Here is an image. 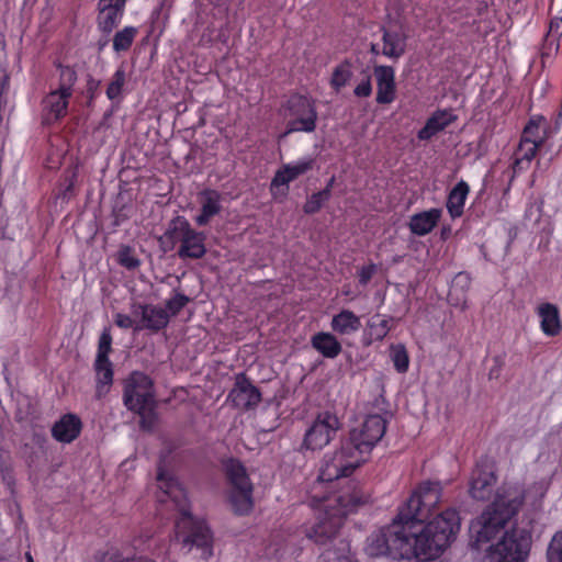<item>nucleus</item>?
I'll return each mask as SVG.
<instances>
[{
    "mask_svg": "<svg viewBox=\"0 0 562 562\" xmlns=\"http://www.w3.org/2000/svg\"><path fill=\"white\" fill-rule=\"evenodd\" d=\"M110 562H127V561H125V560H121V559H115V560H112V561H110Z\"/></svg>",
    "mask_w": 562,
    "mask_h": 562,
    "instance_id": "56",
    "label": "nucleus"
},
{
    "mask_svg": "<svg viewBox=\"0 0 562 562\" xmlns=\"http://www.w3.org/2000/svg\"><path fill=\"white\" fill-rule=\"evenodd\" d=\"M80 430V419L74 414H67L55 423L52 432L56 440L69 443L79 436Z\"/></svg>",
    "mask_w": 562,
    "mask_h": 562,
    "instance_id": "22",
    "label": "nucleus"
},
{
    "mask_svg": "<svg viewBox=\"0 0 562 562\" xmlns=\"http://www.w3.org/2000/svg\"><path fill=\"white\" fill-rule=\"evenodd\" d=\"M331 329L339 335H351L361 327L360 318L349 310H342L331 318Z\"/></svg>",
    "mask_w": 562,
    "mask_h": 562,
    "instance_id": "28",
    "label": "nucleus"
},
{
    "mask_svg": "<svg viewBox=\"0 0 562 562\" xmlns=\"http://www.w3.org/2000/svg\"><path fill=\"white\" fill-rule=\"evenodd\" d=\"M226 474L232 484L231 504L237 514H247L252 508V485L245 467L237 460L225 464Z\"/></svg>",
    "mask_w": 562,
    "mask_h": 562,
    "instance_id": "11",
    "label": "nucleus"
},
{
    "mask_svg": "<svg viewBox=\"0 0 562 562\" xmlns=\"http://www.w3.org/2000/svg\"><path fill=\"white\" fill-rule=\"evenodd\" d=\"M355 94L357 97H369L372 92V86H371V81H370V78H366L362 82H360L356 88H355Z\"/></svg>",
    "mask_w": 562,
    "mask_h": 562,
    "instance_id": "48",
    "label": "nucleus"
},
{
    "mask_svg": "<svg viewBox=\"0 0 562 562\" xmlns=\"http://www.w3.org/2000/svg\"><path fill=\"white\" fill-rule=\"evenodd\" d=\"M375 405L376 412L369 413L363 423L353 428L345 440L352 451H357L364 459L384 436L387 418L391 416L383 397L376 398Z\"/></svg>",
    "mask_w": 562,
    "mask_h": 562,
    "instance_id": "8",
    "label": "nucleus"
},
{
    "mask_svg": "<svg viewBox=\"0 0 562 562\" xmlns=\"http://www.w3.org/2000/svg\"><path fill=\"white\" fill-rule=\"evenodd\" d=\"M125 406L140 417V426L150 430L157 422L156 401L151 380L142 372H133L125 381Z\"/></svg>",
    "mask_w": 562,
    "mask_h": 562,
    "instance_id": "7",
    "label": "nucleus"
},
{
    "mask_svg": "<svg viewBox=\"0 0 562 562\" xmlns=\"http://www.w3.org/2000/svg\"><path fill=\"white\" fill-rule=\"evenodd\" d=\"M227 401L237 408L249 409L260 403L261 394L245 374L239 373L236 375L234 387L231 390Z\"/></svg>",
    "mask_w": 562,
    "mask_h": 562,
    "instance_id": "16",
    "label": "nucleus"
},
{
    "mask_svg": "<svg viewBox=\"0 0 562 562\" xmlns=\"http://www.w3.org/2000/svg\"><path fill=\"white\" fill-rule=\"evenodd\" d=\"M562 34V19L555 18L550 22L549 33L547 41L554 44L558 37Z\"/></svg>",
    "mask_w": 562,
    "mask_h": 562,
    "instance_id": "46",
    "label": "nucleus"
},
{
    "mask_svg": "<svg viewBox=\"0 0 562 562\" xmlns=\"http://www.w3.org/2000/svg\"><path fill=\"white\" fill-rule=\"evenodd\" d=\"M441 211L431 209L414 214L409 221V229L413 234L424 236L432 231L439 222Z\"/></svg>",
    "mask_w": 562,
    "mask_h": 562,
    "instance_id": "25",
    "label": "nucleus"
},
{
    "mask_svg": "<svg viewBox=\"0 0 562 562\" xmlns=\"http://www.w3.org/2000/svg\"><path fill=\"white\" fill-rule=\"evenodd\" d=\"M97 373V396L102 397L105 395L113 381L112 363L110 361L94 362Z\"/></svg>",
    "mask_w": 562,
    "mask_h": 562,
    "instance_id": "33",
    "label": "nucleus"
},
{
    "mask_svg": "<svg viewBox=\"0 0 562 562\" xmlns=\"http://www.w3.org/2000/svg\"><path fill=\"white\" fill-rule=\"evenodd\" d=\"M315 164V159L312 157H305L303 159H300L293 164H285L283 165L274 175L271 187L272 188H279V187H285V190H288L286 184L299 177L305 175L310 170L313 169Z\"/></svg>",
    "mask_w": 562,
    "mask_h": 562,
    "instance_id": "19",
    "label": "nucleus"
},
{
    "mask_svg": "<svg viewBox=\"0 0 562 562\" xmlns=\"http://www.w3.org/2000/svg\"><path fill=\"white\" fill-rule=\"evenodd\" d=\"M330 193L329 188H325L322 191L312 194L305 202L303 210L306 214H314L321 210L323 204L329 200Z\"/></svg>",
    "mask_w": 562,
    "mask_h": 562,
    "instance_id": "39",
    "label": "nucleus"
},
{
    "mask_svg": "<svg viewBox=\"0 0 562 562\" xmlns=\"http://www.w3.org/2000/svg\"><path fill=\"white\" fill-rule=\"evenodd\" d=\"M350 546L345 540H339L335 548H328L321 554L322 562H348Z\"/></svg>",
    "mask_w": 562,
    "mask_h": 562,
    "instance_id": "34",
    "label": "nucleus"
},
{
    "mask_svg": "<svg viewBox=\"0 0 562 562\" xmlns=\"http://www.w3.org/2000/svg\"><path fill=\"white\" fill-rule=\"evenodd\" d=\"M495 465L490 459L480 460L470 479V495L477 501H485L492 495L495 484Z\"/></svg>",
    "mask_w": 562,
    "mask_h": 562,
    "instance_id": "14",
    "label": "nucleus"
},
{
    "mask_svg": "<svg viewBox=\"0 0 562 562\" xmlns=\"http://www.w3.org/2000/svg\"><path fill=\"white\" fill-rule=\"evenodd\" d=\"M525 498L524 488L519 485L503 486L495 501L470 527L471 547L482 549L495 539L507 521L518 512Z\"/></svg>",
    "mask_w": 562,
    "mask_h": 562,
    "instance_id": "4",
    "label": "nucleus"
},
{
    "mask_svg": "<svg viewBox=\"0 0 562 562\" xmlns=\"http://www.w3.org/2000/svg\"><path fill=\"white\" fill-rule=\"evenodd\" d=\"M311 502L312 506L319 508L322 513L307 536L316 543L326 544L336 537L344 518L364 503V499L353 486L330 496L321 497L314 494Z\"/></svg>",
    "mask_w": 562,
    "mask_h": 562,
    "instance_id": "5",
    "label": "nucleus"
},
{
    "mask_svg": "<svg viewBox=\"0 0 562 562\" xmlns=\"http://www.w3.org/2000/svg\"><path fill=\"white\" fill-rule=\"evenodd\" d=\"M201 212L195 216V223L199 226H205L210 221L222 211V194L213 189H205L199 193Z\"/></svg>",
    "mask_w": 562,
    "mask_h": 562,
    "instance_id": "20",
    "label": "nucleus"
},
{
    "mask_svg": "<svg viewBox=\"0 0 562 562\" xmlns=\"http://www.w3.org/2000/svg\"><path fill=\"white\" fill-rule=\"evenodd\" d=\"M375 272L374 266L362 267L359 272V281L361 284H367Z\"/></svg>",
    "mask_w": 562,
    "mask_h": 562,
    "instance_id": "49",
    "label": "nucleus"
},
{
    "mask_svg": "<svg viewBox=\"0 0 562 562\" xmlns=\"http://www.w3.org/2000/svg\"><path fill=\"white\" fill-rule=\"evenodd\" d=\"M352 450L351 446L344 441L339 450L324 457L318 475V485L349 476L355 469L364 462V458Z\"/></svg>",
    "mask_w": 562,
    "mask_h": 562,
    "instance_id": "10",
    "label": "nucleus"
},
{
    "mask_svg": "<svg viewBox=\"0 0 562 562\" xmlns=\"http://www.w3.org/2000/svg\"><path fill=\"white\" fill-rule=\"evenodd\" d=\"M136 33L137 30L133 26H126L123 30L116 32L113 37V49L117 53L127 50L131 47Z\"/></svg>",
    "mask_w": 562,
    "mask_h": 562,
    "instance_id": "37",
    "label": "nucleus"
},
{
    "mask_svg": "<svg viewBox=\"0 0 562 562\" xmlns=\"http://www.w3.org/2000/svg\"><path fill=\"white\" fill-rule=\"evenodd\" d=\"M540 146L520 142L515 160V169L522 170L528 167L535 158L537 150Z\"/></svg>",
    "mask_w": 562,
    "mask_h": 562,
    "instance_id": "35",
    "label": "nucleus"
},
{
    "mask_svg": "<svg viewBox=\"0 0 562 562\" xmlns=\"http://www.w3.org/2000/svg\"><path fill=\"white\" fill-rule=\"evenodd\" d=\"M71 94L53 89L43 100V109L46 114V121H57L67 112L68 100Z\"/></svg>",
    "mask_w": 562,
    "mask_h": 562,
    "instance_id": "23",
    "label": "nucleus"
},
{
    "mask_svg": "<svg viewBox=\"0 0 562 562\" xmlns=\"http://www.w3.org/2000/svg\"><path fill=\"white\" fill-rule=\"evenodd\" d=\"M538 316L540 317L541 330L547 336H555L562 329L559 310L554 304L542 303L537 308Z\"/></svg>",
    "mask_w": 562,
    "mask_h": 562,
    "instance_id": "24",
    "label": "nucleus"
},
{
    "mask_svg": "<svg viewBox=\"0 0 562 562\" xmlns=\"http://www.w3.org/2000/svg\"><path fill=\"white\" fill-rule=\"evenodd\" d=\"M459 529L460 517L454 509L438 514L418 533H413L405 524L406 559H437L454 541Z\"/></svg>",
    "mask_w": 562,
    "mask_h": 562,
    "instance_id": "3",
    "label": "nucleus"
},
{
    "mask_svg": "<svg viewBox=\"0 0 562 562\" xmlns=\"http://www.w3.org/2000/svg\"><path fill=\"white\" fill-rule=\"evenodd\" d=\"M530 547V535L526 529L505 531L496 543L486 548L482 562H524Z\"/></svg>",
    "mask_w": 562,
    "mask_h": 562,
    "instance_id": "9",
    "label": "nucleus"
},
{
    "mask_svg": "<svg viewBox=\"0 0 562 562\" xmlns=\"http://www.w3.org/2000/svg\"><path fill=\"white\" fill-rule=\"evenodd\" d=\"M131 314L138 318L135 330L149 329L159 330L169 323L168 312L156 305L134 303L131 307Z\"/></svg>",
    "mask_w": 562,
    "mask_h": 562,
    "instance_id": "15",
    "label": "nucleus"
},
{
    "mask_svg": "<svg viewBox=\"0 0 562 562\" xmlns=\"http://www.w3.org/2000/svg\"><path fill=\"white\" fill-rule=\"evenodd\" d=\"M350 76L351 72L349 67L347 65H340L335 69L333 74L331 85L338 90L347 83Z\"/></svg>",
    "mask_w": 562,
    "mask_h": 562,
    "instance_id": "42",
    "label": "nucleus"
},
{
    "mask_svg": "<svg viewBox=\"0 0 562 562\" xmlns=\"http://www.w3.org/2000/svg\"><path fill=\"white\" fill-rule=\"evenodd\" d=\"M112 336L109 328H104L101 333L98 346V353L95 361L104 362L109 360V353L111 351Z\"/></svg>",
    "mask_w": 562,
    "mask_h": 562,
    "instance_id": "41",
    "label": "nucleus"
},
{
    "mask_svg": "<svg viewBox=\"0 0 562 562\" xmlns=\"http://www.w3.org/2000/svg\"><path fill=\"white\" fill-rule=\"evenodd\" d=\"M159 243L164 251H170L180 243L178 256L181 259H200L206 252L205 234L193 229L184 216H176L168 223V227Z\"/></svg>",
    "mask_w": 562,
    "mask_h": 562,
    "instance_id": "6",
    "label": "nucleus"
},
{
    "mask_svg": "<svg viewBox=\"0 0 562 562\" xmlns=\"http://www.w3.org/2000/svg\"><path fill=\"white\" fill-rule=\"evenodd\" d=\"M333 183H334V178H331L329 180V182L327 183L326 188H329V193L331 194V187H333Z\"/></svg>",
    "mask_w": 562,
    "mask_h": 562,
    "instance_id": "54",
    "label": "nucleus"
},
{
    "mask_svg": "<svg viewBox=\"0 0 562 562\" xmlns=\"http://www.w3.org/2000/svg\"><path fill=\"white\" fill-rule=\"evenodd\" d=\"M77 81L76 71L69 66H58V83L56 90L72 95V88Z\"/></svg>",
    "mask_w": 562,
    "mask_h": 562,
    "instance_id": "36",
    "label": "nucleus"
},
{
    "mask_svg": "<svg viewBox=\"0 0 562 562\" xmlns=\"http://www.w3.org/2000/svg\"><path fill=\"white\" fill-rule=\"evenodd\" d=\"M469 190V186L464 181L458 182L451 190L447 201V209L452 217L462 215Z\"/></svg>",
    "mask_w": 562,
    "mask_h": 562,
    "instance_id": "30",
    "label": "nucleus"
},
{
    "mask_svg": "<svg viewBox=\"0 0 562 562\" xmlns=\"http://www.w3.org/2000/svg\"><path fill=\"white\" fill-rule=\"evenodd\" d=\"M108 43H109V40H108V38H105V40H100V41H99V43H98V45H99V49H100V50H101V49H103V48L108 45Z\"/></svg>",
    "mask_w": 562,
    "mask_h": 562,
    "instance_id": "51",
    "label": "nucleus"
},
{
    "mask_svg": "<svg viewBox=\"0 0 562 562\" xmlns=\"http://www.w3.org/2000/svg\"><path fill=\"white\" fill-rule=\"evenodd\" d=\"M503 360L499 357L494 358V366L490 369L488 378L498 379L503 369Z\"/></svg>",
    "mask_w": 562,
    "mask_h": 562,
    "instance_id": "50",
    "label": "nucleus"
},
{
    "mask_svg": "<svg viewBox=\"0 0 562 562\" xmlns=\"http://www.w3.org/2000/svg\"><path fill=\"white\" fill-rule=\"evenodd\" d=\"M188 302V296L181 293H177L167 301L166 306L168 311L171 313V315H176L186 306Z\"/></svg>",
    "mask_w": 562,
    "mask_h": 562,
    "instance_id": "43",
    "label": "nucleus"
},
{
    "mask_svg": "<svg viewBox=\"0 0 562 562\" xmlns=\"http://www.w3.org/2000/svg\"><path fill=\"white\" fill-rule=\"evenodd\" d=\"M547 555L549 562H562V547L558 540H551Z\"/></svg>",
    "mask_w": 562,
    "mask_h": 562,
    "instance_id": "47",
    "label": "nucleus"
},
{
    "mask_svg": "<svg viewBox=\"0 0 562 562\" xmlns=\"http://www.w3.org/2000/svg\"><path fill=\"white\" fill-rule=\"evenodd\" d=\"M391 358H392L395 369L398 372L404 373L407 371L409 359H408V355H407V351L404 348V346H401V345L392 346L391 347Z\"/></svg>",
    "mask_w": 562,
    "mask_h": 562,
    "instance_id": "40",
    "label": "nucleus"
},
{
    "mask_svg": "<svg viewBox=\"0 0 562 562\" xmlns=\"http://www.w3.org/2000/svg\"><path fill=\"white\" fill-rule=\"evenodd\" d=\"M371 52H372V53H374V54H379L380 52H379V49H378V45L372 44V45H371Z\"/></svg>",
    "mask_w": 562,
    "mask_h": 562,
    "instance_id": "53",
    "label": "nucleus"
},
{
    "mask_svg": "<svg viewBox=\"0 0 562 562\" xmlns=\"http://www.w3.org/2000/svg\"><path fill=\"white\" fill-rule=\"evenodd\" d=\"M26 559H27V562H33V559H32L31 554H29V553L26 554Z\"/></svg>",
    "mask_w": 562,
    "mask_h": 562,
    "instance_id": "55",
    "label": "nucleus"
},
{
    "mask_svg": "<svg viewBox=\"0 0 562 562\" xmlns=\"http://www.w3.org/2000/svg\"><path fill=\"white\" fill-rule=\"evenodd\" d=\"M125 0H100L99 1V29L104 34H110L120 23Z\"/></svg>",
    "mask_w": 562,
    "mask_h": 562,
    "instance_id": "18",
    "label": "nucleus"
},
{
    "mask_svg": "<svg viewBox=\"0 0 562 562\" xmlns=\"http://www.w3.org/2000/svg\"><path fill=\"white\" fill-rule=\"evenodd\" d=\"M471 284V279L469 274L460 272L458 273L451 283L449 291V301L457 306H461V308L465 307V292L469 290Z\"/></svg>",
    "mask_w": 562,
    "mask_h": 562,
    "instance_id": "32",
    "label": "nucleus"
},
{
    "mask_svg": "<svg viewBox=\"0 0 562 562\" xmlns=\"http://www.w3.org/2000/svg\"><path fill=\"white\" fill-rule=\"evenodd\" d=\"M552 540H558V542L560 543V546L562 547V531L561 532H558L553 538Z\"/></svg>",
    "mask_w": 562,
    "mask_h": 562,
    "instance_id": "52",
    "label": "nucleus"
},
{
    "mask_svg": "<svg viewBox=\"0 0 562 562\" xmlns=\"http://www.w3.org/2000/svg\"><path fill=\"white\" fill-rule=\"evenodd\" d=\"M441 498L439 483L425 482L401 508L394 524L372 532L366 541L364 552L371 558L393 555L407 558L405 524L423 521L432 513Z\"/></svg>",
    "mask_w": 562,
    "mask_h": 562,
    "instance_id": "1",
    "label": "nucleus"
},
{
    "mask_svg": "<svg viewBox=\"0 0 562 562\" xmlns=\"http://www.w3.org/2000/svg\"><path fill=\"white\" fill-rule=\"evenodd\" d=\"M312 347L323 357L334 359L341 352V345L330 333H317L311 339Z\"/></svg>",
    "mask_w": 562,
    "mask_h": 562,
    "instance_id": "27",
    "label": "nucleus"
},
{
    "mask_svg": "<svg viewBox=\"0 0 562 562\" xmlns=\"http://www.w3.org/2000/svg\"><path fill=\"white\" fill-rule=\"evenodd\" d=\"M119 261L127 269H135L139 266V260L133 256L130 248H124L120 251Z\"/></svg>",
    "mask_w": 562,
    "mask_h": 562,
    "instance_id": "44",
    "label": "nucleus"
},
{
    "mask_svg": "<svg viewBox=\"0 0 562 562\" xmlns=\"http://www.w3.org/2000/svg\"><path fill=\"white\" fill-rule=\"evenodd\" d=\"M407 35L401 29H383L381 53L392 59L402 57L406 49Z\"/></svg>",
    "mask_w": 562,
    "mask_h": 562,
    "instance_id": "21",
    "label": "nucleus"
},
{
    "mask_svg": "<svg viewBox=\"0 0 562 562\" xmlns=\"http://www.w3.org/2000/svg\"><path fill=\"white\" fill-rule=\"evenodd\" d=\"M292 119L283 136L293 132L311 133L316 127L317 113L313 103L305 97H294L290 100Z\"/></svg>",
    "mask_w": 562,
    "mask_h": 562,
    "instance_id": "13",
    "label": "nucleus"
},
{
    "mask_svg": "<svg viewBox=\"0 0 562 562\" xmlns=\"http://www.w3.org/2000/svg\"><path fill=\"white\" fill-rule=\"evenodd\" d=\"M158 494L160 503L170 502L180 513L181 517L176 522V539L181 548L189 552L193 547L202 550V557L212 555V535L207 526L195 520L190 515L187 494L172 474L159 468L157 473Z\"/></svg>",
    "mask_w": 562,
    "mask_h": 562,
    "instance_id": "2",
    "label": "nucleus"
},
{
    "mask_svg": "<svg viewBox=\"0 0 562 562\" xmlns=\"http://www.w3.org/2000/svg\"><path fill=\"white\" fill-rule=\"evenodd\" d=\"M452 119V114L446 111L435 113L430 119H428L426 125L418 132V138H431L435 134L447 127L451 123Z\"/></svg>",
    "mask_w": 562,
    "mask_h": 562,
    "instance_id": "31",
    "label": "nucleus"
},
{
    "mask_svg": "<svg viewBox=\"0 0 562 562\" xmlns=\"http://www.w3.org/2000/svg\"><path fill=\"white\" fill-rule=\"evenodd\" d=\"M548 127L543 117L530 120L524 128L521 140L524 143L541 146L548 138Z\"/></svg>",
    "mask_w": 562,
    "mask_h": 562,
    "instance_id": "29",
    "label": "nucleus"
},
{
    "mask_svg": "<svg viewBox=\"0 0 562 562\" xmlns=\"http://www.w3.org/2000/svg\"><path fill=\"white\" fill-rule=\"evenodd\" d=\"M126 82V74L123 67H119L112 76L106 88V97L110 100L119 99Z\"/></svg>",
    "mask_w": 562,
    "mask_h": 562,
    "instance_id": "38",
    "label": "nucleus"
},
{
    "mask_svg": "<svg viewBox=\"0 0 562 562\" xmlns=\"http://www.w3.org/2000/svg\"><path fill=\"white\" fill-rule=\"evenodd\" d=\"M340 427L339 419L329 412L319 413L304 435L302 448L306 450H321L336 436Z\"/></svg>",
    "mask_w": 562,
    "mask_h": 562,
    "instance_id": "12",
    "label": "nucleus"
},
{
    "mask_svg": "<svg viewBox=\"0 0 562 562\" xmlns=\"http://www.w3.org/2000/svg\"><path fill=\"white\" fill-rule=\"evenodd\" d=\"M392 318L375 314L367 323L364 330V342L371 345L373 341H381L391 330Z\"/></svg>",
    "mask_w": 562,
    "mask_h": 562,
    "instance_id": "26",
    "label": "nucleus"
},
{
    "mask_svg": "<svg viewBox=\"0 0 562 562\" xmlns=\"http://www.w3.org/2000/svg\"><path fill=\"white\" fill-rule=\"evenodd\" d=\"M373 74L376 80V102L392 103L396 95L394 69L391 66H375Z\"/></svg>",
    "mask_w": 562,
    "mask_h": 562,
    "instance_id": "17",
    "label": "nucleus"
},
{
    "mask_svg": "<svg viewBox=\"0 0 562 562\" xmlns=\"http://www.w3.org/2000/svg\"><path fill=\"white\" fill-rule=\"evenodd\" d=\"M114 323L116 326L123 329L134 328L136 326V323H138V318L134 317L133 315H126L122 313H116L114 315Z\"/></svg>",
    "mask_w": 562,
    "mask_h": 562,
    "instance_id": "45",
    "label": "nucleus"
}]
</instances>
